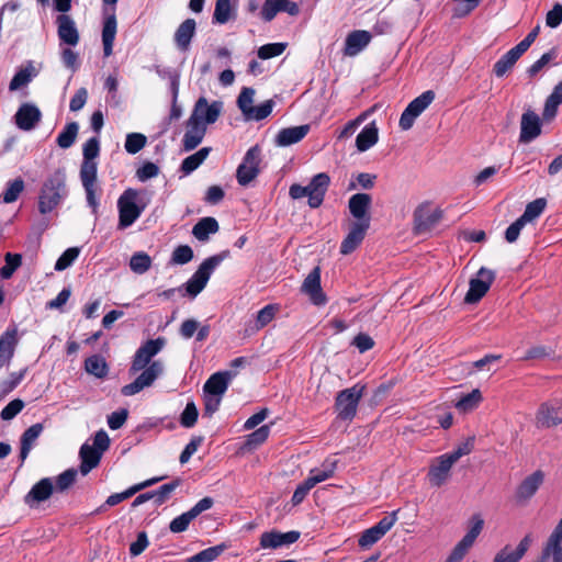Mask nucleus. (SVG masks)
<instances>
[{
  "instance_id": "obj_18",
  "label": "nucleus",
  "mask_w": 562,
  "mask_h": 562,
  "mask_svg": "<svg viewBox=\"0 0 562 562\" xmlns=\"http://www.w3.org/2000/svg\"><path fill=\"white\" fill-rule=\"evenodd\" d=\"M370 226L366 222H352L349 232L340 244V254L349 255L353 252L363 241Z\"/></svg>"
},
{
  "instance_id": "obj_33",
  "label": "nucleus",
  "mask_w": 562,
  "mask_h": 562,
  "mask_svg": "<svg viewBox=\"0 0 562 562\" xmlns=\"http://www.w3.org/2000/svg\"><path fill=\"white\" fill-rule=\"evenodd\" d=\"M372 36L370 32L363 30L352 31L348 34L345 42V54L355 56L369 45Z\"/></svg>"
},
{
  "instance_id": "obj_45",
  "label": "nucleus",
  "mask_w": 562,
  "mask_h": 562,
  "mask_svg": "<svg viewBox=\"0 0 562 562\" xmlns=\"http://www.w3.org/2000/svg\"><path fill=\"white\" fill-rule=\"evenodd\" d=\"M233 18L231 0H216L213 23L225 24Z\"/></svg>"
},
{
  "instance_id": "obj_58",
  "label": "nucleus",
  "mask_w": 562,
  "mask_h": 562,
  "mask_svg": "<svg viewBox=\"0 0 562 562\" xmlns=\"http://www.w3.org/2000/svg\"><path fill=\"white\" fill-rule=\"evenodd\" d=\"M193 259V250L189 245H180L175 248L171 255L170 263L186 265Z\"/></svg>"
},
{
  "instance_id": "obj_40",
  "label": "nucleus",
  "mask_w": 562,
  "mask_h": 562,
  "mask_svg": "<svg viewBox=\"0 0 562 562\" xmlns=\"http://www.w3.org/2000/svg\"><path fill=\"white\" fill-rule=\"evenodd\" d=\"M85 370L98 379H104L109 373V366L102 356L93 355L86 359Z\"/></svg>"
},
{
  "instance_id": "obj_49",
  "label": "nucleus",
  "mask_w": 562,
  "mask_h": 562,
  "mask_svg": "<svg viewBox=\"0 0 562 562\" xmlns=\"http://www.w3.org/2000/svg\"><path fill=\"white\" fill-rule=\"evenodd\" d=\"M546 205H547L546 199H543V198L536 199L526 205L525 212L522 213V215L520 217L526 223H529L541 215V213L546 209Z\"/></svg>"
},
{
  "instance_id": "obj_35",
  "label": "nucleus",
  "mask_w": 562,
  "mask_h": 562,
  "mask_svg": "<svg viewBox=\"0 0 562 562\" xmlns=\"http://www.w3.org/2000/svg\"><path fill=\"white\" fill-rule=\"evenodd\" d=\"M116 16L113 11L111 14L106 15L103 22L102 29V43H103V54L104 57H109L113 52V43L116 35Z\"/></svg>"
},
{
  "instance_id": "obj_12",
  "label": "nucleus",
  "mask_w": 562,
  "mask_h": 562,
  "mask_svg": "<svg viewBox=\"0 0 562 562\" xmlns=\"http://www.w3.org/2000/svg\"><path fill=\"white\" fill-rule=\"evenodd\" d=\"M442 218V211L422 204L414 211V233L417 235L430 232Z\"/></svg>"
},
{
  "instance_id": "obj_4",
  "label": "nucleus",
  "mask_w": 562,
  "mask_h": 562,
  "mask_svg": "<svg viewBox=\"0 0 562 562\" xmlns=\"http://www.w3.org/2000/svg\"><path fill=\"white\" fill-rule=\"evenodd\" d=\"M148 201L145 193L136 189H126L117 200L119 228H126L142 215Z\"/></svg>"
},
{
  "instance_id": "obj_37",
  "label": "nucleus",
  "mask_w": 562,
  "mask_h": 562,
  "mask_svg": "<svg viewBox=\"0 0 562 562\" xmlns=\"http://www.w3.org/2000/svg\"><path fill=\"white\" fill-rule=\"evenodd\" d=\"M560 104H562V80L554 87L552 93L544 102L542 111L544 122H551L557 116Z\"/></svg>"
},
{
  "instance_id": "obj_3",
  "label": "nucleus",
  "mask_w": 562,
  "mask_h": 562,
  "mask_svg": "<svg viewBox=\"0 0 562 562\" xmlns=\"http://www.w3.org/2000/svg\"><path fill=\"white\" fill-rule=\"evenodd\" d=\"M66 182L65 168L56 169L45 179L38 195V211L41 214L50 213L68 196Z\"/></svg>"
},
{
  "instance_id": "obj_25",
  "label": "nucleus",
  "mask_w": 562,
  "mask_h": 562,
  "mask_svg": "<svg viewBox=\"0 0 562 562\" xmlns=\"http://www.w3.org/2000/svg\"><path fill=\"white\" fill-rule=\"evenodd\" d=\"M236 376L233 371H220L212 374L205 382L203 390L209 395L222 397L226 392L229 382Z\"/></svg>"
},
{
  "instance_id": "obj_10",
  "label": "nucleus",
  "mask_w": 562,
  "mask_h": 562,
  "mask_svg": "<svg viewBox=\"0 0 562 562\" xmlns=\"http://www.w3.org/2000/svg\"><path fill=\"white\" fill-rule=\"evenodd\" d=\"M434 99L435 92L432 90H427L411 101L401 114L400 127L403 131L409 130L413 126L415 120L428 108Z\"/></svg>"
},
{
  "instance_id": "obj_61",
  "label": "nucleus",
  "mask_w": 562,
  "mask_h": 562,
  "mask_svg": "<svg viewBox=\"0 0 562 562\" xmlns=\"http://www.w3.org/2000/svg\"><path fill=\"white\" fill-rule=\"evenodd\" d=\"M255 90L252 88L245 87L237 99V105L240 109L241 113L246 117L248 115V110L252 109Z\"/></svg>"
},
{
  "instance_id": "obj_62",
  "label": "nucleus",
  "mask_w": 562,
  "mask_h": 562,
  "mask_svg": "<svg viewBox=\"0 0 562 562\" xmlns=\"http://www.w3.org/2000/svg\"><path fill=\"white\" fill-rule=\"evenodd\" d=\"M199 416L198 408L193 402H189L180 416V424L186 428H191L195 425Z\"/></svg>"
},
{
  "instance_id": "obj_64",
  "label": "nucleus",
  "mask_w": 562,
  "mask_h": 562,
  "mask_svg": "<svg viewBox=\"0 0 562 562\" xmlns=\"http://www.w3.org/2000/svg\"><path fill=\"white\" fill-rule=\"evenodd\" d=\"M23 407L24 402L20 398H15L2 408L0 417L3 420H11L23 409Z\"/></svg>"
},
{
  "instance_id": "obj_52",
  "label": "nucleus",
  "mask_w": 562,
  "mask_h": 562,
  "mask_svg": "<svg viewBox=\"0 0 562 562\" xmlns=\"http://www.w3.org/2000/svg\"><path fill=\"white\" fill-rule=\"evenodd\" d=\"M225 550L224 544L210 547L188 559L187 562H212L216 560Z\"/></svg>"
},
{
  "instance_id": "obj_5",
  "label": "nucleus",
  "mask_w": 562,
  "mask_h": 562,
  "mask_svg": "<svg viewBox=\"0 0 562 562\" xmlns=\"http://www.w3.org/2000/svg\"><path fill=\"white\" fill-rule=\"evenodd\" d=\"M228 250L206 258L187 282V292L196 296L206 285L212 272L228 256Z\"/></svg>"
},
{
  "instance_id": "obj_2",
  "label": "nucleus",
  "mask_w": 562,
  "mask_h": 562,
  "mask_svg": "<svg viewBox=\"0 0 562 562\" xmlns=\"http://www.w3.org/2000/svg\"><path fill=\"white\" fill-rule=\"evenodd\" d=\"M100 143L97 137H91L83 144V161L80 167V180L86 192L87 203L95 214L99 207L97 199V171L98 164L94 158L99 156Z\"/></svg>"
},
{
  "instance_id": "obj_22",
  "label": "nucleus",
  "mask_w": 562,
  "mask_h": 562,
  "mask_svg": "<svg viewBox=\"0 0 562 562\" xmlns=\"http://www.w3.org/2000/svg\"><path fill=\"white\" fill-rule=\"evenodd\" d=\"M371 202V195L367 193H356L349 199L348 207L350 214L356 218L355 222L367 221L368 226H370L371 216L369 214V210Z\"/></svg>"
},
{
  "instance_id": "obj_44",
  "label": "nucleus",
  "mask_w": 562,
  "mask_h": 562,
  "mask_svg": "<svg viewBox=\"0 0 562 562\" xmlns=\"http://www.w3.org/2000/svg\"><path fill=\"white\" fill-rule=\"evenodd\" d=\"M278 310L279 307L274 304H268L261 308L256 315L255 325L251 327V330L258 331L267 326L274 318Z\"/></svg>"
},
{
  "instance_id": "obj_32",
  "label": "nucleus",
  "mask_w": 562,
  "mask_h": 562,
  "mask_svg": "<svg viewBox=\"0 0 562 562\" xmlns=\"http://www.w3.org/2000/svg\"><path fill=\"white\" fill-rule=\"evenodd\" d=\"M308 131L307 124L282 128L276 136V144L281 147L296 144L307 135Z\"/></svg>"
},
{
  "instance_id": "obj_46",
  "label": "nucleus",
  "mask_w": 562,
  "mask_h": 562,
  "mask_svg": "<svg viewBox=\"0 0 562 562\" xmlns=\"http://www.w3.org/2000/svg\"><path fill=\"white\" fill-rule=\"evenodd\" d=\"M25 188L24 181L22 178H16L7 183V189L3 191L1 198L4 203H13L18 200L20 194L23 192Z\"/></svg>"
},
{
  "instance_id": "obj_50",
  "label": "nucleus",
  "mask_w": 562,
  "mask_h": 562,
  "mask_svg": "<svg viewBox=\"0 0 562 562\" xmlns=\"http://www.w3.org/2000/svg\"><path fill=\"white\" fill-rule=\"evenodd\" d=\"M151 266L150 257L144 252H135L130 260V268L133 272L143 274L149 270Z\"/></svg>"
},
{
  "instance_id": "obj_59",
  "label": "nucleus",
  "mask_w": 562,
  "mask_h": 562,
  "mask_svg": "<svg viewBox=\"0 0 562 562\" xmlns=\"http://www.w3.org/2000/svg\"><path fill=\"white\" fill-rule=\"evenodd\" d=\"M79 248L71 247L66 249L55 263V270L63 271L70 267L79 256Z\"/></svg>"
},
{
  "instance_id": "obj_48",
  "label": "nucleus",
  "mask_w": 562,
  "mask_h": 562,
  "mask_svg": "<svg viewBox=\"0 0 562 562\" xmlns=\"http://www.w3.org/2000/svg\"><path fill=\"white\" fill-rule=\"evenodd\" d=\"M518 59L519 58L509 49L494 64L493 72L496 77L502 78L509 69L513 68Z\"/></svg>"
},
{
  "instance_id": "obj_14",
  "label": "nucleus",
  "mask_w": 562,
  "mask_h": 562,
  "mask_svg": "<svg viewBox=\"0 0 562 562\" xmlns=\"http://www.w3.org/2000/svg\"><path fill=\"white\" fill-rule=\"evenodd\" d=\"M562 562V521L559 520L553 531L543 543L537 562Z\"/></svg>"
},
{
  "instance_id": "obj_53",
  "label": "nucleus",
  "mask_w": 562,
  "mask_h": 562,
  "mask_svg": "<svg viewBox=\"0 0 562 562\" xmlns=\"http://www.w3.org/2000/svg\"><path fill=\"white\" fill-rule=\"evenodd\" d=\"M146 143L147 137L144 134L130 133L126 135L124 147L128 154L135 155L145 147Z\"/></svg>"
},
{
  "instance_id": "obj_39",
  "label": "nucleus",
  "mask_w": 562,
  "mask_h": 562,
  "mask_svg": "<svg viewBox=\"0 0 562 562\" xmlns=\"http://www.w3.org/2000/svg\"><path fill=\"white\" fill-rule=\"evenodd\" d=\"M379 139V130L374 122L368 124L358 134L356 138V146L359 151H366L376 144Z\"/></svg>"
},
{
  "instance_id": "obj_27",
  "label": "nucleus",
  "mask_w": 562,
  "mask_h": 562,
  "mask_svg": "<svg viewBox=\"0 0 562 562\" xmlns=\"http://www.w3.org/2000/svg\"><path fill=\"white\" fill-rule=\"evenodd\" d=\"M299 538L300 532L294 530L284 533L279 531L263 532L260 537V546L263 549H276L282 546L292 544L297 541Z\"/></svg>"
},
{
  "instance_id": "obj_24",
  "label": "nucleus",
  "mask_w": 562,
  "mask_h": 562,
  "mask_svg": "<svg viewBox=\"0 0 562 562\" xmlns=\"http://www.w3.org/2000/svg\"><path fill=\"white\" fill-rule=\"evenodd\" d=\"M40 109L31 103L22 104L15 113V123L20 130L31 131L41 121Z\"/></svg>"
},
{
  "instance_id": "obj_8",
  "label": "nucleus",
  "mask_w": 562,
  "mask_h": 562,
  "mask_svg": "<svg viewBox=\"0 0 562 562\" xmlns=\"http://www.w3.org/2000/svg\"><path fill=\"white\" fill-rule=\"evenodd\" d=\"M398 510L384 516L379 522L366 529L359 537L358 544L362 549H369L381 540L386 532L395 525Z\"/></svg>"
},
{
  "instance_id": "obj_38",
  "label": "nucleus",
  "mask_w": 562,
  "mask_h": 562,
  "mask_svg": "<svg viewBox=\"0 0 562 562\" xmlns=\"http://www.w3.org/2000/svg\"><path fill=\"white\" fill-rule=\"evenodd\" d=\"M220 229L215 217L206 216L201 218L192 228L193 236L200 241H207L211 234H216Z\"/></svg>"
},
{
  "instance_id": "obj_55",
  "label": "nucleus",
  "mask_w": 562,
  "mask_h": 562,
  "mask_svg": "<svg viewBox=\"0 0 562 562\" xmlns=\"http://www.w3.org/2000/svg\"><path fill=\"white\" fill-rule=\"evenodd\" d=\"M5 265L0 269L2 279H10L14 271L22 265V256L20 254L8 252L4 257Z\"/></svg>"
},
{
  "instance_id": "obj_6",
  "label": "nucleus",
  "mask_w": 562,
  "mask_h": 562,
  "mask_svg": "<svg viewBox=\"0 0 562 562\" xmlns=\"http://www.w3.org/2000/svg\"><path fill=\"white\" fill-rule=\"evenodd\" d=\"M364 385L359 383L340 391L336 396L335 408L338 418L351 420L357 413L358 404L363 395Z\"/></svg>"
},
{
  "instance_id": "obj_42",
  "label": "nucleus",
  "mask_w": 562,
  "mask_h": 562,
  "mask_svg": "<svg viewBox=\"0 0 562 562\" xmlns=\"http://www.w3.org/2000/svg\"><path fill=\"white\" fill-rule=\"evenodd\" d=\"M79 125L77 122L68 123L57 136V145L64 149L71 147L76 140Z\"/></svg>"
},
{
  "instance_id": "obj_11",
  "label": "nucleus",
  "mask_w": 562,
  "mask_h": 562,
  "mask_svg": "<svg viewBox=\"0 0 562 562\" xmlns=\"http://www.w3.org/2000/svg\"><path fill=\"white\" fill-rule=\"evenodd\" d=\"M223 105L222 101L215 100L209 103L205 97H200L194 104L190 117L203 124V126L213 124L218 120Z\"/></svg>"
},
{
  "instance_id": "obj_30",
  "label": "nucleus",
  "mask_w": 562,
  "mask_h": 562,
  "mask_svg": "<svg viewBox=\"0 0 562 562\" xmlns=\"http://www.w3.org/2000/svg\"><path fill=\"white\" fill-rule=\"evenodd\" d=\"M196 22L194 19L184 20L175 32V44L181 52H187L190 48L191 41L195 35Z\"/></svg>"
},
{
  "instance_id": "obj_7",
  "label": "nucleus",
  "mask_w": 562,
  "mask_h": 562,
  "mask_svg": "<svg viewBox=\"0 0 562 562\" xmlns=\"http://www.w3.org/2000/svg\"><path fill=\"white\" fill-rule=\"evenodd\" d=\"M261 161V149L258 145L250 147L238 166L236 178L240 186L249 184L259 173V164Z\"/></svg>"
},
{
  "instance_id": "obj_9",
  "label": "nucleus",
  "mask_w": 562,
  "mask_h": 562,
  "mask_svg": "<svg viewBox=\"0 0 562 562\" xmlns=\"http://www.w3.org/2000/svg\"><path fill=\"white\" fill-rule=\"evenodd\" d=\"M495 280V272L485 267L480 268L475 278L469 282V291L465 294L464 302L468 304L477 303L490 290Z\"/></svg>"
},
{
  "instance_id": "obj_47",
  "label": "nucleus",
  "mask_w": 562,
  "mask_h": 562,
  "mask_svg": "<svg viewBox=\"0 0 562 562\" xmlns=\"http://www.w3.org/2000/svg\"><path fill=\"white\" fill-rule=\"evenodd\" d=\"M482 401V395L479 390H473L471 393L462 396L456 404V408L462 413L473 411Z\"/></svg>"
},
{
  "instance_id": "obj_17",
  "label": "nucleus",
  "mask_w": 562,
  "mask_h": 562,
  "mask_svg": "<svg viewBox=\"0 0 562 562\" xmlns=\"http://www.w3.org/2000/svg\"><path fill=\"white\" fill-rule=\"evenodd\" d=\"M54 492L55 490L53 479H41L24 496V503L31 508L36 507L38 504L49 499Z\"/></svg>"
},
{
  "instance_id": "obj_57",
  "label": "nucleus",
  "mask_w": 562,
  "mask_h": 562,
  "mask_svg": "<svg viewBox=\"0 0 562 562\" xmlns=\"http://www.w3.org/2000/svg\"><path fill=\"white\" fill-rule=\"evenodd\" d=\"M273 106V100H267L263 103L249 109L246 120L261 121L272 112Z\"/></svg>"
},
{
  "instance_id": "obj_13",
  "label": "nucleus",
  "mask_w": 562,
  "mask_h": 562,
  "mask_svg": "<svg viewBox=\"0 0 562 562\" xmlns=\"http://www.w3.org/2000/svg\"><path fill=\"white\" fill-rule=\"evenodd\" d=\"M562 424V402H544L540 404L535 425L538 429H549Z\"/></svg>"
},
{
  "instance_id": "obj_36",
  "label": "nucleus",
  "mask_w": 562,
  "mask_h": 562,
  "mask_svg": "<svg viewBox=\"0 0 562 562\" xmlns=\"http://www.w3.org/2000/svg\"><path fill=\"white\" fill-rule=\"evenodd\" d=\"M44 427L41 423L34 424L29 427L21 436V449H20V460L21 465L26 460L30 451L32 450L35 441L41 436Z\"/></svg>"
},
{
  "instance_id": "obj_26",
  "label": "nucleus",
  "mask_w": 562,
  "mask_h": 562,
  "mask_svg": "<svg viewBox=\"0 0 562 562\" xmlns=\"http://www.w3.org/2000/svg\"><path fill=\"white\" fill-rule=\"evenodd\" d=\"M187 131L182 138V149L184 151H191L195 149L203 140L206 126L198 123L195 120L189 117L187 121Z\"/></svg>"
},
{
  "instance_id": "obj_41",
  "label": "nucleus",
  "mask_w": 562,
  "mask_h": 562,
  "mask_svg": "<svg viewBox=\"0 0 562 562\" xmlns=\"http://www.w3.org/2000/svg\"><path fill=\"white\" fill-rule=\"evenodd\" d=\"M210 147H202L196 153L184 158L180 166V171L184 175H190L196 170L210 155Z\"/></svg>"
},
{
  "instance_id": "obj_20",
  "label": "nucleus",
  "mask_w": 562,
  "mask_h": 562,
  "mask_svg": "<svg viewBox=\"0 0 562 562\" xmlns=\"http://www.w3.org/2000/svg\"><path fill=\"white\" fill-rule=\"evenodd\" d=\"M301 291L310 296V300L315 305H324L326 303V295L321 286V269L315 267L305 278Z\"/></svg>"
},
{
  "instance_id": "obj_43",
  "label": "nucleus",
  "mask_w": 562,
  "mask_h": 562,
  "mask_svg": "<svg viewBox=\"0 0 562 562\" xmlns=\"http://www.w3.org/2000/svg\"><path fill=\"white\" fill-rule=\"evenodd\" d=\"M78 470L75 468L67 469L56 476L54 490L57 493H64L69 490L76 482Z\"/></svg>"
},
{
  "instance_id": "obj_56",
  "label": "nucleus",
  "mask_w": 562,
  "mask_h": 562,
  "mask_svg": "<svg viewBox=\"0 0 562 562\" xmlns=\"http://www.w3.org/2000/svg\"><path fill=\"white\" fill-rule=\"evenodd\" d=\"M269 435L270 426L263 425L246 437L245 446L249 449L256 448L262 445L268 439Z\"/></svg>"
},
{
  "instance_id": "obj_19",
  "label": "nucleus",
  "mask_w": 562,
  "mask_h": 562,
  "mask_svg": "<svg viewBox=\"0 0 562 562\" xmlns=\"http://www.w3.org/2000/svg\"><path fill=\"white\" fill-rule=\"evenodd\" d=\"M531 533H527L518 543L515 550L509 544L502 548L493 558V562H519L532 544Z\"/></svg>"
},
{
  "instance_id": "obj_29",
  "label": "nucleus",
  "mask_w": 562,
  "mask_h": 562,
  "mask_svg": "<svg viewBox=\"0 0 562 562\" xmlns=\"http://www.w3.org/2000/svg\"><path fill=\"white\" fill-rule=\"evenodd\" d=\"M544 474L541 470L528 475L517 487L516 497L518 501L530 499L543 483Z\"/></svg>"
},
{
  "instance_id": "obj_63",
  "label": "nucleus",
  "mask_w": 562,
  "mask_h": 562,
  "mask_svg": "<svg viewBox=\"0 0 562 562\" xmlns=\"http://www.w3.org/2000/svg\"><path fill=\"white\" fill-rule=\"evenodd\" d=\"M282 10V0H266L261 9V18L270 22Z\"/></svg>"
},
{
  "instance_id": "obj_28",
  "label": "nucleus",
  "mask_w": 562,
  "mask_h": 562,
  "mask_svg": "<svg viewBox=\"0 0 562 562\" xmlns=\"http://www.w3.org/2000/svg\"><path fill=\"white\" fill-rule=\"evenodd\" d=\"M454 464L447 453L438 457L428 472V477L434 486H441L448 479L449 472Z\"/></svg>"
},
{
  "instance_id": "obj_31",
  "label": "nucleus",
  "mask_w": 562,
  "mask_h": 562,
  "mask_svg": "<svg viewBox=\"0 0 562 562\" xmlns=\"http://www.w3.org/2000/svg\"><path fill=\"white\" fill-rule=\"evenodd\" d=\"M329 184L330 177L326 172H319L312 178L310 182L312 189V209H317L322 205Z\"/></svg>"
},
{
  "instance_id": "obj_60",
  "label": "nucleus",
  "mask_w": 562,
  "mask_h": 562,
  "mask_svg": "<svg viewBox=\"0 0 562 562\" xmlns=\"http://www.w3.org/2000/svg\"><path fill=\"white\" fill-rule=\"evenodd\" d=\"M286 48L285 43H270L262 45L258 49V57L260 59H269L281 55Z\"/></svg>"
},
{
  "instance_id": "obj_23",
  "label": "nucleus",
  "mask_w": 562,
  "mask_h": 562,
  "mask_svg": "<svg viewBox=\"0 0 562 562\" xmlns=\"http://www.w3.org/2000/svg\"><path fill=\"white\" fill-rule=\"evenodd\" d=\"M162 479H164L162 476L161 477H153L143 483L136 484L122 493H115V494L110 495L106 498V501L104 502V504H102L100 507H98L93 512V514H100L102 512H105L108 509V507H112V506H115V505L122 503L123 501L132 497L134 494H136L140 490L151 486V485L156 484L157 482L161 481Z\"/></svg>"
},
{
  "instance_id": "obj_21",
  "label": "nucleus",
  "mask_w": 562,
  "mask_h": 562,
  "mask_svg": "<svg viewBox=\"0 0 562 562\" xmlns=\"http://www.w3.org/2000/svg\"><path fill=\"white\" fill-rule=\"evenodd\" d=\"M57 35L61 44L76 46L80 36L74 19L67 14H59L56 18Z\"/></svg>"
},
{
  "instance_id": "obj_16",
  "label": "nucleus",
  "mask_w": 562,
  "mask_h": 562,
  "mask_svg": "<svg viewBox=\"0 0 562 562\" xmlns=\"http://www.w3.org/2000/svg\"><path fill=\"white\" fill-rule=\"evenodd\" d=\"M542 121L540 116L532 110L527 109L520 119L519 142L529 144L535 140L542 132Z\"/></svg>"
},
{
  "instance_id": "obj_1",
  "label": "nucleus",
  "mask_w": 562,
  "mask_h": 562,
  "mask_svg": "<svg viewBox=\"0 0 562 562\" xmlns=\"http://www.w3.org/2000/svg\"><path fill=\"white\" fill-rule=\"evenodd\" d=\"M166 340L162 337L149 339L143 344L135 352L128 373L131 375L142 371V373L130 384L121 389L124 396H133L145 387H149L162 374L164 364L160 361L151 359L162 349Z\"/></svg>"
},
{
  "instance_id": "obj_34",
  "label": "nucleus",
  "mask_w": 562,
  "mask_h": 562,
  "mask_svg": "<svg viewBox=\"0 0 562 562\" xmlns=\"http://www.w3.org/2000/svg\"><path fill=\"white\" fill-rule=\"evenodd\" d=\"M79 457L81 459L79 471L82 475H87L92 469L99 465L102 453L88 443H83L80 448Z\"/></svg>"
},
{
  "instance_id": "obj_15",
  "label": "nucleus",
  "mask_w": 562,
  "mask_h": 562,
  "mask_svg": "<svg viewBox=\"0 0 562 562\" xmlns=\"http://www.w3.org/2000/svg\"><path fill=\"white\" fill-rule=\"evenodd\" d=\"M214 502L211 497L200 499L191 509L171 520L169 529L173 533H180L188 529L190 522L201 513L210 509Z\"/></svg>"
},
{
  "instance_id": "obj_51",
  "label": "nucleus",
  "mask_w": 562,
  "mask_h": 562,
  "mask_svg": "<svg viewBox=\"0 0 562 562\" xmlns=\"http://www.w3.org/2000/svg\"><path fill=\"white\" fill-rule=\"evenodd\" d=\"M15 345H16L15 330H12V331L7 330L0 337V355H1V357L11 360L14 355Z\"/></svg>"
},
{
  "instance_id": "obj_54",
  "label": "nucleus",
  "mask_w": 562,
  "mask_h": 562,
  "mask_svg": "<svg viewBox=\"0 0 562 562\" xmlns=\"http://www.w3.org/2000/svg\"><path fill=\"white\" fill-rule=\"evenodd\" d=\"M180 485V480H173L167 484L161 485L158 490L153 491V501L155 506L162 505L170 496V494Z\"/></svg>"
}]
</instances>
